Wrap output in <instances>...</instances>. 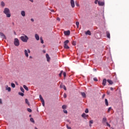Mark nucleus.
<instances>
[{"label": "nucleus", "mask_w": 129, "mask_h": 129, "mask_svg": "<svg viewBox=\"0 0 129 129\" xmlns=\"http://www.w3.org/2000/svg\"><path fill=\"white\" fill-rule=\"evenodd\" d=\"M81 94L82 96H83L84 98H85V97H86V94H85V92H81Z\"/></svg>", "instance_id": "nucleus-20"}, {"label": "nucleus", "mask_w": 129, "mask_h": 129, "mask_svg": "<svg viewBox=\"0 0 129 129\" xmlns=\"http://www.w3.org/2000/svg\"><path fill=\"white\" fill-rule=\"evenodd\" d=\"M89 115L88 114H85V113H83L82 114V117H83L85 119H87V117H88Z\"/></svg>", "instance_id": "nucleus-6"}, {"label": "nucleus", "mask_w": 129, "mask_h": 129, "mask_svg": "<svg viewBox=\"0 0 129 129\" xmlns=\"http://www.w3.org/2000/svg\"><path fill=\"white\" fill-rule=\"evenodd\" d=\"M97 2H98V0H96V1H95V4L96 5H97Z\"/></svg>", "instance_id": "nucleus-51"}, {"label": "nucleus", "mask_w": 129, "mask_h": 129, "mask_svg": "<svg viewBox=\"0 0 129 129\" xmlns=\"http://www.w3.org/2000/svg\"><path fill=\"white\" fill-rule=\"evenodd\" d=\"M11 86L13 88H15V87H16V85H15V84L12 83H11Z\"/></svg>", "instance_id": "nucleus-33"}, {"label": "nucleus", "mask_w": 129, "mask_h": 129, "mask_svg": "<svg viewBox=\"0 0 129 129\" xmlns=\"http://www.w3.org/2000/svg\"><path fill=\"white\" fill-rule=\"evenodd\" d=\"M0 104H3V101L2 100V99H0Z\"/></svg>", "instance_id": "nucleus-48"}, {"label": "nucleus", "mask_w": 129, "mask_h": 129, "mask_svg": "<svg viewBox=\"0 0 129 129\" xmlns=\"http://www.w3.org/2000/svg\"><path fill=\"white\" fill-rule=\"evenodd\" d=\"M107 94L108 95H109V94H110V92L109 91H107Z\"/></svg>", "instance_id": "nucleus-49"}, {"label": "nucleus", "mask_w": 129, "mask_h": 129, "mask_svg": "<svg viewBox=\"0 0 129 129\" xmlns=\"http://www.w3.org/2000/svg\"><path fill=\"white\" fill-rule=\"evenodd\" d=\"M64 34L66 36H69L70 35V30L64 31Z\"/></svg>", "instance_id": "nucleus-9"}, {"label": "nucleus", "mask_w": 129, "mask_h": 129, "mask_svg": "<svg viewBox=\"0 0 129 129\" xmlns=\"http://www.w3.org/2000/svg\"><path fill=\"white\" fill-rule=\"evenodd\" d=\"M24 53L25 56H26L27 57H29V53H28V51L26 49L24 50Z\"/></svg>", "instance_id": "nucleus-21"}, {"label": "nucleus", "mask_w": 129, "mask_h": 129, "mask_svg": "<svg viewBox=\"0 0 129 129\" xmlns=\"http://www.w3.org/2000/svg\"><path fill=\"white\" fill-rule=\"evenodd\" d=\"M76 25L77 26V28H79V22H76Z\"/></svg>", "instance_id": "nucleus-32"}, {"label": "nucleus", "mask_w": 129, "mask_h": 129, "mask_svg": "<svg viewBox=\"0 0 129 129\" xmlns=\"http://www.w3.org/2000/svg\"><path fill=\"white\" fill-rule=\"evenodd\" d=\"M110 109H111V107H110L108 108V112H109V111H110Z\"/></svg>", "instance_id": "nucleus-45"}, {"label": "nucleus", "mask_w": 129, "mask_h": 129, "mask_svg": "<svg viewBox=\"0 0 129 129\" xmlns=\"http://www.w3.org/2000/svg\"><path fill=\"white\" fill-rule=\"evenodd\" d=\"M50 12H51L52 13H54V10H50Z\"/></svg>", "instance_id": "nucleus-58"}, {"label": "nucleus", "mask_w": 129, "mask_h": 129, "mask_svg": "<svg viewBox=\"0 0 129 129\" xmlns=\"http://www.w3.org/2000/svg\"><path fill=\"white\" fill-rule=\"evenodd\" d=\"M85 112L86 113H88V112H89V110H88V108H86V110H85Z\"/></svg>", "instance_id": "nucleus-37"}, {"label": "nucleus", "mask_w": 129, "mask_h": 129, "mask_svg": "<svg viewBox=\"0 0 129 129\" xmlns=\"http://www.w3.org/2000/svg\"><path fill=\"white\" fill-rule=\"evenodd\" d=\"M39 98L41 101H44V99H43V97H42V95H39Z\"/></svg>", "instance_id": "nucleus-28"}, {"label": "nucleus", "mask_w": 129, "mask_h": 129, "mask_svg": "<svg viewBox=\"0 0 129 129\" xmlns=\"http://www.w3.org/2000/svg\"><path fill=\"white\" fill-rule=\"evenodd\" d=\"M106 84V79H104L102 82V85H103V86H105Z\"/></svg>", "instance_id": "nucleus-14"}, {"label": "nucleus", "mask_w": 129, "mask_h": 129, "mask_svg": "<svg viewBox=\"0 0 129 129\" xmlns=\"http://www.w3.org/2000/svg\"><path fill=\"white\" fill-rule=\"evenodd\" d=\"M62 74H63V71H61L60 73L59 74V77H61V76H62Z\"/></svg>", "instance_id": "nucleus-35"}, {"label": "nucleus", "mask_w": 129, "mask_h": 129, "mask_svg": "<svg viewBox=\"0 0 129 129\" xmlns=\"http://www.w3.org/2000/svg\"><path fill=\"white\" fill-rule=\"evenodd\" d=\"M20 90L23 93L25 92V90H24V88L22 87H20Z\"/></svg>", "instance_id": "nucleus-29"}, {"label": "nucleus", "mask_w": 129, "mask_h": 129, "mask_svg": "<svg viewBox=\"0 0 129 129\" xmlns=\"http://www.w3.org/2000/svg\"><path fill=\"white\" fill-rule=\"evenodd\" d=\"M60 88H63L64 89V90H67V89H66V86H65V85H64L60 84Z\"/></svg>", "instance_id": "nucleus-12"}, {"label": "nucleus", "mask_w": 129, "mask_h": 129, "mask_svg": "<svg viewBox=\"0 0 129 129\" xmlns=\"http://www.w3.org/2000/svg\"><path fill=\"white\" fill-rule=\"evenodd\" d=\"M35 37L37 41H39L40 40V37L39 36V35H38L37 34H35Z\"/></svg>", "instance_id": "nucleus-11"}, {"label": "nucleus", "mask_w": 129, "mask_h": 129, "mask_svg": "<svg viewBox=\"0 0 129 129\" xmlns=\"http://www.w3.org/2000/svg\"><path fill=\"white\" fill-rule=\"evenodd\" d=\"M66 125H67V127L68 129H71V127H69L68 126V124H67Z\"/></svg>", "instance_id": "nucleus-47"}, {"label": "nucleus", "mask_w": 129, "mask_h": 129, "mask_svg": "<svg viewBox=\"0 0 129 129\" xmlns=\"http://www.w3.org/2000/svg\"><path fill=\"white\" fill-rule=\"evenodd\" d=\"M110 90H111V91H112V90H113V88L111 87V88H110Z\"/></svg>", "instance_id": "nucleus-55"}, {"label": "nucleus", "mask_w": 129, "mask_h": 129, "mask_svg": "<svg viewBox=\"0 0 129 129\" xmlns=\"http://www.w3.org/2000/svg\"><path fill=\"white\" fill-rule=\"evenodd\" d=\"M46 57L47 59V62H49V61H50V56H49V54L48 53L46 54Z\"/></svg>", "instance_id": "nucleus-15"}, {"label": "nucleus", "mask_w": 129, "mask_h": 129, "mask_svg": "<svg viewBox=\"0 0 129 129\" xmlns=\"http://www.w3.org/2000/svg\"><path fill=\"white\" fill-rule=\"evenodd\" d=\"M98 4L100 6V7H103L104 5V2L98 1Z\"/></svg>", "instance_id": "nucleus-8"}, {"label": "nucleus", "mask_w": 129, "mask_h": 129, "mask_svg": "<svg viewBox=\"0 0 129 129\" xmlns=\"http://www.w3.org/2000/svg\"><path fill=\"white\" fill-rule=\"evenodd\" d=\"M68 43H69V41L68 40H67L64 42V45H67Z\"/></svg>", "instance_id": "nucleus-31"}, {"label": "nucleus", "mask_w": 129, "mask_h": 129, "mask_svg": "<svg viewBox=\"0 0 129 129\" xmlns=\"http://www.w3.org/2000/svg\"><path fill=\"white\" fill-rule=\"evenodd\" d=\"M72 45H73V46H76V41H73Z\"/></svg>", "instance_id": "nucleus-38"}, {"label": "nucleus", "mask_w": 129, "mask_h": 129, "mask_svg": "<svg viewBox=\"0 0 129 129\" xmlns=\"http://www.w3.org/2000/svg\"><path fill=\"white\" fill-rule=\"evenodd\" d=\"M25 103H26V104L30 105V102H29V100H28V99H25Z\"/></svg>", "instance_id": "nucleus-25"}, {"label": "nucleus", "mask_w": 129, "mask_h": 129, "mask_svg": "<svg viewBox=\"0 0 129 129\" xmlns=\"http://www.w3.org/2000/svg\"><path fill=\"white\" fill-rule=\"evenodd\" d=\"M62 109H66V108H67V106H66V105H63L62 106Z\"/></svg>", "instance_id": "nucleus-30"}, {"label": "nucleus", "mask_w": 129, "mask_h": 129, "mask_svg": "<svg viewBox=\"0 0 129 129\" xmlns=\"http://www.w3.org/2000/svg\"><path fill=\"white\" fill-rule=\"evenodd\" d=\"M97 70H96V69H93V71H97Z\"/></svg>", "instance_id": "nucleus-59"}, {"label": "nucleus", "mask_w": 129, "mask_h": 129, "mask_svg": "<svg viewBox=\"0 0 129 129\" xmlns=\"http://www.w3.org/2000/svg\"><path fill=\"white\" fill-rule=\"evenodd\" d=\"M93 80H94V81H98V80H97V78H94Z\"/></svg>", "instance_id": "nucleus-41"}, {"label": "nucleus", "mask_w": 129, "mask_h": 129, "mask_svg": "<svg viewBox=\"0 0 129 129\" xmlns=\"http://www.w3.org/2000/svg\"><path fill=\"white\" fill-rule=\"evenodd\" d=\"M43 53H46V50H43Z\"/></svg>", "instance_id": "nucleus-61"}, {"label": "nucleus", "mask_w": 129, "mask_h": 129, "mask_svg": "<svg viewBox=\"0 0 129 129\" xmlns=\"http://www.w3.org/2000/svg\"><path fill=\"white\" fill-rule=\"evenodd\" d=\"M28 53H31V50H30V49H28Z\"/></svg>", "instance_id": "nucleus-56"}, {"label": "nucleus", "mask_w": 129, "mask_h": 129, "mask_svg": "<svg viewBox=\"0 0 129 129\" xmlns=\"http://www.w3.org/2000/svg\"><path fill=\"white\" fill-rule=\"evenodd\" d=\"M60 18H59V17H58L57 18V21H60Z\"/></svg>", "instance_id": "nucleus-53"}, {"label": "nucleus", "mask_w": 129, "mask_h": 129, "mask_svg": "<svg viewBox=\"0 0 129 129\" xmlns=\"http://www.w3.org/2000/svg\"><path fill=\"white\" fill-rule=\"evenodd\" d=\"M20 39L22 42L24 43H27L28 42V40H29V37L25 34H23V36L20 37Z\"/></svg>", "instance_id": "nucleus-2"}, {"label": "nucleus", "mask_w": 129, "mask_h": 129, "mask_svg": "<svg viewBox=\"0 0 129 129\" xmlns=\"http://www.w3.org/2000/svg\"><path fill=\"white\" fill-rule=\"evenodd\" d=\"M14 45H15L16 47L20 46V41L18 38H15L14 39Z\"/></svg>", "instance_id": "nucleus-3"}, {"label": "nucleus", "mask_w": 129, "mask_h": 129, "mask_svg": "<svg viewBox=\"0 0 129 129\" xmlns=\"http://www.w3.org/2000/svg\"><path fill=\"white\" fill-rule=\"evenodd\" d=\"M3 13L6 15L7 18H11V11H10V9L5 8Z\"/></svg>", "instance_id": "nucleus-1"}, {"label": "nucleus", "mask_w": 129, "mask_h": 129, "mask_svg": "<svg viewBox=\"0 0 129 129\" xmlns=\"http://www.w3.org/2000/svg\"><path fill=\"white\" fill-rule=\"evenodd\" d=\"M43 106H45V101H41Z\"/></svg>", "instance_id": "nucleus-39"}, {"label": "nucleus", "mask_w": 129, "mask_h": 129, "mask_svg": "<svg viewBox=\"0 0 129 129\" xmlns=\"http://www.w3.org/2000/svg\"><path fill=\"white\" fill-rule=\"evenodd\" d=\"M105 103L106 106H108V101L107 100V99H105Z\"/></svg>", "instance_id": "nucleus-23"}, {"label": "nucleus", "mask_w": 129, "mask_h": 129, "mask_svg": "<svg viewBox=\"0 0 129 129\" xmlns=\"http://www.w3.org/2000/svg\"><path fill=\"white\" fill-rule=\"evenodd\" d=\"M63 47L65 49H69L70 48V47H69V46L67 44H64Z\"/></svg>", "instance_id": "nucleus-24"}, {"label": "nucleus", "mask_w": 129, "mask_h": 129, "mask_svg": "<svg viewBox=\"0 0 129 129\" xmlns=\"http://www.w3.org/2000/svg\"><path fill=\"white\" fill-rule=\"evenodd\" d=\"M106 125H107V126H109V127H110V124H109V123H108V122H106Z\"/></svg>", "instance_id": "nucleus-42"}, {"label": "nucleus", "mask_w": 129, "mask_h": 129, "mask_svg": "<svg viewBox=\"0 0 129 129\" xmlns=\"http://www.w3.org/2000/svg\"><path fill=\"white\" fill-rule=\"evenodd\" d=\"M104 97H105V94H103L102 95V98L103 99V98H104Z\"/></svg>", "instance_id": "nucleus-50"}, {"label": "nucleus", "mask_w": 129, "mask_h": 129, "mask_svg": "<svg viewBox=\"0 0 129 129\" xmlns=\"http://www.w3.org/2000/svg\"><path fill=\"white\" fill-rule=\"evenodd\" d=\"M89 123L91 124H92V123H93V120H91L89 121Z\"/></svg>", "instance_id": "nucleus-40"}, {"label": "nucleus", "mask_w": 129, "mask_h": 129, "mask_svg": "<svg viewBox=\"0 0 129 129\" xmlns=\"http://www.w3.org/2000/svg\"><path fill=\"white\" fill-rule=\"evenodd\" d=\"M27 111L28 112H32V109L30 108H27Z\"/></svg>", "instance_id": "nucleus-36"}, {"label": "nucleus", "mask_w": 129, "mask_h": 129, "mask_svg": "<svg viewBox=\"0 0 129 129\" xmlns=\"http://www.w3.org/2000/svg\"><path fill=\"white\" fill-rule=\"evenodd\" d=\"M40 40L41 41V44H44V40H43V37H40Z\"/></svg>", "instance_id": "nucleus-26"}, {"label": "nucleus", "mask_w": 129, "mask_h": 129, "mask_svg": "<svg viewBox=\"0 0 129 129\" xmlns=\"http://www.w3.org/2000/svg\"><path fill=\"white\" fill-rule=\"evenodd\" d=\"M76 5L77 6V7H79V4L77 3H76Z\"/></svg>", "instance_id": "nucleus-52"}, {"label": "nucleus", "mask_w": 129, "mask_h": 129, "mask_svg": "<svg viewBox=\"0 0 129 129\" xmlns=\"http://www.w3.org/2000/svg\"><path fill=\"white\" fill-rule=\"evenodd\" d=\"M97 39H100V35H99V37H97Z\"/></svg>", "instance_id": "nucleus-62"}, {"label": "nucleus", "mask_w": 129, "mask_h": 129, "mask_svg": "<svg viewBox=\"0 0 129 129\" xmlns=\"http://www.w3.org/2000/svg\"><path fill=\"white\" fill-rule=\"evenodd\" d=\"M31 3H34V0H29Z\"/></svg>", "instance_id": "nucleus-57"}, {"label": "nucleus", "mask_w": 129, "mask_h": 129, "mask_svg": "<svg viewBox=\"0 0 129 129\" xmlns=\"http://www.w3.org/2000/svg\"><path fill=\"white\" fill-rule=\"evenodd\" d=\"M85 34L87 35H89V36H91V32H90V31L88 30L85 32Z\"/></svg>", "instance_id": "nucleus-17"}, {"label": "nucleus", "mask_w": 129, "mask_h": 129, "mask_svg": "<svg viewBox=\"0 0 129 129\" xmlns=\"http://www.w3.org/2000/svg\"><path fill=\"white\" fill-rule=\"evenodd\" d=\"M23 88H24V89H25V90H26L27 91H29V88H28V87H27V86H26L25 85H23Z\"/></svg>", "instance_id": "nucleus-22"}, {"label": "nucleus", "mask_w": 129, "mask_h": 129, "mask_svg": "<svg viewBox=\"0 0 129 129\" xmlns=\"http://www.w3.org/2000/svg\"><path fill=\"white\" fill-rule=\"evenodd\" d=\"M102 122L103 124H105L107 122V119L106 117H103L102 120Z\"/></svg>", "instance_id": "nucleus-5"}, {"label": "nucleus", "mask_w": 129, "mask_h": 129, "mask_svg": "<svg viewBox=\"0 0 129 129\" xmlns=\"http://www.w3.org/2000/svg\"><path fill=\"white\" fill-rule=\"evenodd\" d=\"M63 111L64 113H68V111H67V110H63Z\"/></svg>", "instance_id": "nucleus-43"}, {"label": "nucleus", "mask_w": 129, "mask_h": 129, "mask_svg": "<svg viewBox=\"0 0 129 129\" xmlns=\"http://www.w3.org/2000/svg\"><path fill=\"white\" fill-rule=\"evenodd\" d=\"M67 121H68V122H70V120L69 119L67 120Z\"/></svg>", "instance_id": "nucleus-60"}, {"label": "nucleus", "mask_w": 129, "mask_h": 129, "mask_svg": "<svg viewBox=\"0 0 129 129\" xmlns=\"http://www.w3.org/2000/svg\"><path fill=\"white\" fill-rule=\"evenodd\" d=\"M89 126H91V127L92 126L91 124H89Z\"/></svg>", "instance_id": "nucleus-63"}, {"label": "nucleus", "mask_w": 129, "mask_h": 129, "mask_svg": "<svg viewBox=\"0 0 129 129\" xmlns=\"http://www.w3.org/2000/svg\"><path fill=\"white\" fill-rule=\"evenodd\" d=\"M63 75L64 77H66V72H63Z\"/></svg>", "instance_id": "nucleus-46"}, {"label": "nucleus", "mask_w": 129, "mask_h": 129, "mask_svg": "<svg viewBox=\"0 0 129 129\" xmlns=\"http://www.w3.org/2000/svg\"><path fill=\"white\" fill-rule=\"evenodd\" d=\"M31 22H34V19L31 18Z\"/></svg>", "instance_id": "nucleus-54"}, {"label": "nucleus", "mask_w": 129, "mask_h": 129, "mask_svg": "<svg viewBox=\"0 0 129 129\" xmlns=\"http://www.w3.org/2000/svg\"><path fill=\"white\" fill-rule=\"evenodd\" d=\"M21 14V16H22V17H25L26 12H25V11H22Z\"/></svg>", "instance_id": "nucleus-16"}, {"label": "nucleus", "mask_w": 129, "mask_h": 129, "mask_svg": "<svg viewBox=\"0 0 129 129\" xmlns=\"http://www.w3.org/2000/svg\"><path fill=\"white\" fill-rule=\"evenodd\" d=\"M1 6L2 8H4V7L6 6V4L4 2H1Z\"/></svg>", "instance_id": "nucleus-19"}, {"label": "nucleus", "mask_w": 129, "mask_h": 129, "mask_svg": "<svg viewBox=\"0 0 129 129\" xmlns=\"http://www.w3.org/2000/svg\"><path fill=\"white\" fill-rule=\"evenodd\" d=\"M6 90H8V92H11V87H9V86L6 85Z\"/></svg>", "instance_id": "nucleus-18"}, {"label": "nucleus", "mask_w": 129, "mask_h": 129, "mask_svg": "<svg viewBox=\"0 0 129 129\" xmlns=\"http://www.w3.org/2000/svg\"><path fill=\"white\" fill-rule=\"evenodd\" d=\"M106 34L107 38H108V39H110V33H109V32L107 31L106 32Z\"/></svg>", "instance_id": "nucleus-13"}, {"label": "nucleus", "mask_w": 129, "mask_h": 129, "mask_svg": "<svg viewBox=\"0 0 129 129\" xmlns=\"http://www.w3.org/2000/svg\"><path fill=\"white\" fill-rule=\"evenodd\" d=\"M35 129H38V128H37V127H35Z\"/></svg>", "instance_id": "nucleus-64"}, {"label": "nucleus", "mask_w": 129, "mask_h": 129, "mask_svg": "<svg viewBox=\"0 0 129 129\" xmlns=\"http://www.w3.org/2000/svg\"><path fill=\"white\" fill-rule=\"evenodd\" d=\"M71 5L72 8H75V4L74 3V0H71Z\"/></svg>", "instance_id": "nucleus-7"}, {"label": "nucleus", "mask_w": 129, "mask_h": 129, "mask_svg": "<svg viewBox=\"0 0 129 129\" xmlns=\"http://www.w3.org/2000/svg\"><path fill=\"white\" fill-rule=\"evenodd\" d=\"M107 82H108L110 85H112V84H113V82L111 81V80H107Z\"/></svg>", "instance_id": "nucleus-10"}, {"label": "nucleus", "mask_w": 129, "mask_h": 129, "mask_svg": "<svg viewBox=\"0 0 129 129\" xmlns=\"http://www.w3.org/2000/svg\"><path fill=\"white\" fill-rule=\"evenodd\" d=\"M18 94L19 95H21V96H24V93H22V92H19Z\"/></svg>", "instance_id": "nucleus-34"}, {"label": "nucleus", "mask_w": 129, "mask_h": 129, "mask_svg": "<svg viewBox=\"0 0 129 129\" xmlns=\"http://www.w3.org/2000/svg\"><path fill=\"white\" fill-rule=\"evenodd\" d=\"M30 120L31 122L33 123H35V120H34V118H30Z\"/></svg>", "instance_id": "nucleus-27"}, {"label": "nucleus", "mask_w": 129, "mask_h": 129, "mask_svg": "<svg viewBox=\"0 0 129 129\" xmlns=\"http://www.w3.org/2000/svg\"><path fill=\"white\" fill-rule=\"evenodd\" d=\"M63 97L64 98H66V97H67V95H66V93H64Z\"/></svg>", "instance_id": "nucleus-44"}, {"label": "nucleus", "mask_w": 129, "mask_h": 129, "mask_svg": "<svg viewBox=\"0 0 129 129\" xmlns=\"http://www.w3.org/2000/svg\"><path fill=\"white\" fill-rule=\"evenodd\" d=\"M0 37L2 38V39H5V40H7V37L4 33L0 32Z\"/></svg>", "instance_id": "nucleus-4"}]
</instances>
